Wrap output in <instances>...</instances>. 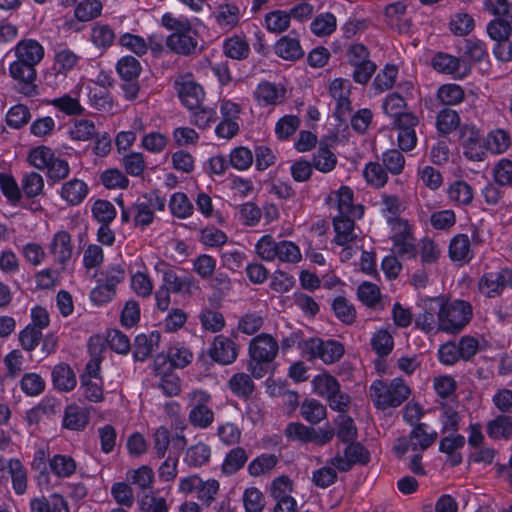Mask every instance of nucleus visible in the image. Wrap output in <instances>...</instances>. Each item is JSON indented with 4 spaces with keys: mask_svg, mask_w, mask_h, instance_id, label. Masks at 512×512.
<instances>
[{
    "mask_svg": "<svg viewBox=\"0 0 512 512\" xmlns=\"http://www.w3.org/2000/svg\"><path fill=\"white\" fill-rule=\"evenodd\" d=\"M15 60L9 66L10 76L17 82L18 90L25 96L36 91V66L44 58V47L35 39L27 38L19 41L13 48Z\"/></svg>",
    "mask_w": 512,
    "mask_h": 512,
    "instance_id": "nucleus-1",
    "label": "nucleus"
},
{
    "mask_svg": "<svg viewBox=\"0 0 512 512\" xmlns=\"http://www.w3.org/2000/svg\"><path fill=\"white\" fill-rule=\"evenodd\" d=\"M430 302L436 303L438 307V328L441 329V332L458 334L473 317V308L468 301L433 298Z\"/></svg>",
    "mask_w": 512,
    "mask_h": 512,
    "instance_id": "nucleus-2",
    "label": "nucleus"
},
{
    "mask_svg": "<svg viewBox=\"0 0 512 512\" xmlns=\"http://www.w3.org/2000/svg\"><path fill=\"white\" fill-rule=\"evenodd\" d=\"M161 23L165 28L173 31L166 39V45L172 52L190 55L196 50L198 35L187 18H176L166 13L162 16Z\"/></svg>",
    "mask_w": 512,
    "mask_h": 512,
    "instance_id": "nucleus-3",
    "label": "nucleus"
},
{
    "mask_svg": "<svg viewBox=\"0 0 512 512\" xmlns=\"http://www.w3.org/2000/svg\"><path fill=\"white\" fill-rule=\"evenodd\" d=\"M248 350V371L254 378L260 379L268 373L271 363L278 354L279 344L272 335L261 333L250 341Z\"/></svg>",
    "mask_w": 512,
    "mask_h": 512,
    "instance_id": "nucleus-4",
    "label": "nucleus"
},
{
    "mask_svg": "<svg viewBox=\"0 0 512 512\" xmlns=\"http://www.w3.org/2000/svg\"><path fill=\"white\" fill-rule=\"evenodd\" d=\"M369 393L374 405L381 410L400 406L410 395V389L401 378L389 382L374 381Z\"/></svg>",
    "mask_w": 512,
    "mask_h": 512,
    "instance_id": "nucleus-5",
    "label": "nucleus"
},
{
    "mask_svg": "<svg viewBox=\"0 0 512 512\" xmlns=\"http://www.w3.org/2000/svg\"><path fill=\"white\" fill-rule=\"evenodd\" d=\"M256 254L264 261L278 260L282 263L296 264L301 258L300 248L292 241H276L271 235L262 236L255 245Z\"/></svg>",
    "mask_w": 512,
    "mask_h": 512,
    "instance_id": "nucleus-6",
    "label": "nucleus"
},
{
    "mask_svg": "<svg viewBox=\"0 0 512 512\" xmlns=\"http://www.w3.org/2000/svg\"><path fill=\"white\" fill-rule=\"evenodd\" d=\"M29 163L39 170H47L48 182L55 184L64 180L70 173V167L66 160L55 155L47 146L33 148L28 155Z\"/></svg>",
    "mask_w": 512,
    "mask_h": 512,
    "instance_id": "nucleus-7",
    "label": "nucleus"
},
{
    "mask_svg": "<svg viewBox=\"0 0 512 512\" xmlns=\"http://www.w3.org/2000/svg\"><path fill=\"white\" fill-rule=\"evenodd\" d=\"M437 437L438 433L435 430L428 431L426 423H418L414 425L408 436L396 440L394 451L398 457H402L409 450L423 452L436 441Z\"/></svg>",
    "mask_w": 512,
    "mask_h": 512,
    "instance_id": "nucleus-8",
    "label": "nucleus"
},
{
    "mask_svg": "<svg viewBox=\"0 0 512 512\" xmlns=\"http://www.w3.org/2000/svg\"><path fill=\"white\" fill-rule=\"evenodd\" d=\"M191 407L188 420L192 426L199 429L208 428L214 421V412L207 404L211 396L205 390L195 389L187 394Z\"/></svg>",
    "mask_w": 512,
    "mask_h": 512,
    "instance_id": "nucleus-9",
    "label": "nucleus"
},
{
    "mask_svg": "<svg viewBox=\"0 0 512 512\" xmlns=\"http://www.w3.org/2000/svg\"><path fill=\"white\" fill-rule=\"evenodd\" d=\"M478 288L488 298L500 296L506 288H512V269L504 267L484 272L479 279Z\"/></svg>",
    "mask_w": 512,
    "mask_h": 512,
    "instance_id": "nucleus-10",
    "label": "nucleus"
},
{
    "mask_svg": "<svg viewBox=\"0 0 512 512\" xmlns=\"http://www.w3.org/2000/svg\"><path fill=\"white\" fill-rule=\"evenodd\" d=\"M303 348L311 358H319L326 364L339 361L344 354L343 345L335 340L324 341L320 338H311L305 341Z\"/></svg>",
    "mask_w": 512,
    "mask_h": 512,
    "instance_id": "nucleus-11",
    "label": "nucleus"
},
{
    "mask_svg": "<svg viewBox=\"0 0 512 512\" xmlns=\"http://www.w3.org/2000/svg\"><path fill=\"white\" fill-rule=\"evenodd\" d=\"M73 242L66 230L57 231L48 244V252L55 264L65 269L73 255Z\"/></svg>",
    "mask_w": 512,
    "mask_h": 512,
    "instance_id": "nucleus-12",
    "label": "nucleus"
},
{
    "mask_svg": "<svg viewBox=\"0 0 512 512\" xmlns=\"http://www.w3.org/2000/svg\"><path fill=\"white\" fill-rule=\"evenodd\" d=\"M350 90V81L342 78L333 80L329 86L330 95L336 101L334 115L340 122H346L348 117L350 116Z\"/></svg>",
    "mask_w": 512,
    "mask_h": 512,
    "instance_id": "nucleus-13",
    "label": "nucleus"
},
{
    "mask_svg": "<svg viewBox=\"0 0 512 512\" xmlns=\"http://www.w3.org/2000/svg\"><path fill=\"white\" fill-rule=\"evenodd\" d=\"M431 66L438 72L459 79L464 78L470 72L465 60L443 52H438L432 57Z\"/></svg>",
    "mask_w": 512,
    "mask_h": 512,
    "instance_id": "nucleus-14",
    "label": "nucleus"
},
{
    "mask_svg": "<svg viewBox=\"0 0 512 512\" xmlns=\"http://www.w3.org/2000/svg\"><path fill=\"white\" fill-rule=\"evenodd\" d=\"M460 142L464 148V155L472 161H482L485 151L481 145V134L472 125H463L460 128Z\"/></svg>",
    "mask_w": 512,
    "mask_h": 512,
    "instance_id": "nucleus-15",
    "label": "nucleus"
},
{
    "mask_svg": "<svg viewBox=\"0 0 512 512\" xmlns=\"http://www.w3.org/2000/svg\"><path fill=\"white\" fill-rule=\"evenodd\" d=\"M209 356L216 363L229 365L233 363L238 356L236 344L230 338L224 335H218L214 338L209 348Z\"/></svg>",
    "mask_w": 512,
    "mask_h": 512,
    "instance_id": "nucleus-16",
    "label": "nucleus"
},
{
    "mask_svg": "<svg viewBox=\"0 0 512 512\" xmlns=\"http://www.w3.org/2000/svg\"><path fill=\"white\" fill-rule=\"evenodd\" d=\"M162 286L170 292L187 295H192L194 291L199 289L192 276H178L171 268L163 271Z\"/></svg>",
    "mask_w": 512,
    "mask_h": 512,
    "instance_id": "nucleus-17",
    "label": "nucleus"
},
{
    "mask_svg": "<svg viewBox=\"0 0 512 512\" xmlns=\"http://www.w3.org/2000/svg\"><path fill=\"white\" fill-rule=\"evenodd\" d=\"M286 90L282 85L269 81H262L256 87L253 95L257 103L262 106L277 105L285 98Z\"/></svg>",
    "mask_w": 512,
    "mask_h": 512,
    "instance_id": "nucleus-18",
    "label": "nucleus"
},
{
    "mask_svg": "<svg viewBox=\"0 0 512 512\" xmlns=\"http://www.w3.org/2000/svg\"><path fill=\"white\" fill-rule=\"evenodd\" d=\"M160 338L161 336L158 331L137 335L134 341V359L140 362L148 359L158 348Z\"/></svg>",
    "mask_w": 512,
    "mask_h": 512,
    "instance_id": "nucleus-19",
    "label": "nucleus"
},
{
    "mask_svg": "<svg viewBox=\"0 0 512 512\" xmlns=\"http://www.w3.org/2000/svg\"><path fill=\"white\" fill-rule=\"evenodd\" d=\"M449 257L460 265L469 263L474 257L471 242L466 234L455 235L449 244Z\"/></svg>",
    "mask_w": 512,
    "mask_h": 512,
    "instance_id": "nucleus-20",
    "label": "nucleus"
},
{
    "mask_svg": "<svg viewBox=\"0 0 512 512\" xmlns=\"http://www.w3.org/2000/svg\"><path fill=\"white\" fill-rule=\"evenodd\" d=\"M465 441V437L460 434H451L440 440L439 451L447 455L446 461L451 466H457L462 462L459 450L464 447Z\"/></svg>",
    "mask_w": 512,
    "mask_h": 512,
    "instance_id": "nucleus-21",
    "label": "nucleus"
},
{
    "mask_svg": "<svg viewBox=\"0 0 512 512\" xmlns=\"http://www.w3.org/2000/svg\"><path fill=\"white\" fill-rule=\"evenodd\" d=\"M178 95L183 103L189 110L198 108L204 100V90L198 83L186 80L179 84Z\"/></svg>",
    "mask_w": 512,
    "mask_h": 512,
    "instance_id": "nucleus-22",
    "label": "nucleus"
},
{
    "mask_svg": "<svg viewBox=\"0 0 512 512\" xmlns=\"http://www.w3.org/2000/svg\"><path fill=\"white\" fill-rule=\"evenodd\" d=\"M352 215H336L333 219V226L336 233L335 243L340 246L350 244L356 239L357 235L354 232L355 224Z\"/></svg>",
    "mask_w": 512,
    "mask_h": 512,
    "instance_id": "nucleus-23",
    "label": "nucleus"
},
{
    "mask_svg": "<svg viewBox=\"0 0 512 512\" xmlns=\"http://www.w3.org/2000/svg\"><path fill=\"white\" fill-rule=\"evenodd\" d=\"M12 482V487L17 495H23L28 487V474L22 462L17 458H12L7 461L5 466Z\"/></svg>",
    "mask_w": 512,
    "mask_h": 512,
    "instance_id": "nucleus-24",
    "label": "nucleus"
},
{
    "mask_svg": "<svg viewBox=\"0 0 512 512\" xmlns=\"http://www.w3.org/2000/svg\"><path fill=\"white\" fill-rule=\"evenodd\" d=\"M52 382L54 387L63 392L72 391L77 384L76 375L66 363L57 364L52 370Z\"/></svg>",
    "mask_w": 512,
    "mask_h": 512,
    "instance_id": "nucleus-25",
    "label": "nucleus"
},
{
    "mask_svg": "<svg viewBox=\"0 0 512 512\" xmlns=\"http://www.w3.org/2000/svg\"><path fill=\"white\" fill-rule=\"evenodd\" d=\"M335 199L338 209L337 215H352L354 218H361L363 216V206L353 205V191L349 187H341L336 192Z\"/></svg>",
    "mask_w": 512,
    "mask_h": 512,
    "instance_id": "nucleus-26",
    "label": "nucleus"
},
{
    "mask_svg": "<svg viewBox=\"0 0 512 512\" xmlns=\"http://www.w3.org/2000/svg\"><path fill=\"white\" fill-rule=\"evenodd\" d=\"M512 145L510 134L504 129L491 130L484 140L486 150L493 154H503Z\"/></svg>",
    "mask_w": 512,
    "mask_h": 512,
    "instance_id": "nucleus-27",
    "label": "nucleus"
},
{
    "mask_svg": "<svg viewBox=\"0 0 512 512\" xmlns=\"http://www.w3.org/2000/svg\"><path fill=\"white\" fill-rule=\"evenodd\" d=\"M275 53L277 56L294 61L304 55L300 42L295 37L283 36L275 44Z\"/></svg>",
    "mask_w": 512,
    "mask_h": 512,
    "instance_id": "nucleus-28",
    "label": "nucleus"
},
{
    "mask_svg": "<svg viewBox=\"0 0 512 512\" xmlns=\"http://www.w3.org/2000/svg\"><path fill=\"white\" fill-rule=\"evenodd\" d=\"M88 193L86 183L79 179H72L62 185L61 198L69 205L80 204Z\"/></svg>",
    "mask_w": 512,
    "mask_h": 512,
    "instance_id": "nucleus-29",
    "label": "nucleus"
},
{
    "mask_svg": "<svg viewBox=\"0 0 512 512\" xmlns=\"http://www.w3.org/2000/svg\"><path fill=\"white\" fill-rule=\"evenodd\" d=\"M89 422V416L87 412L77 406L69 405L65 409L63 418V427L73 431H81L85 429Z\"/></svg>",
    "mask_w": 512,
    "mask_h": 512,
    "instance_id": "nucleus-30",
    "label": "nucleus"
},
{
    "mask_svg": "<svg viewBox=\"0 0 512 512\" xmlns=\"http://www.w3.org/2000/svg\"><path fill=\"white\" fill-rule=\"evenodd\" d=\"M430 301L431 299L424 302V311L417 315L415 326L426 334H435L441 329L438 328V318H435V303Z\"/></svg>",
    "mask_w": 512,
    "mask_h": 512,
    "instance_id": "nucleus-31",
    "label": "nucleus"
},
{
    "mask_svg": "<svg viewBox=\"0 0 512 512\" xmlns=\"http://www.w3.org/2000/svg\"><path fill=\"white\" fill-rule=\"evenodd\" d=\"M215 19L222 29L231 30L240 21V9L235 4H221L217 8Z\"/></svg>",
    "mask_w": 512,
    "mask_h": 512,
    "instance_id": "nucleus-32",
    "label": "nucleus"
},
{
    "mask_svg": "<svg viewBox=\"0 0 512 512\" xmlns=\"http://www.w3.org/2000/svg\"><path fill=\"white\" fill-rule=\"evenodd\" d=\"M448 198L460 206L471 204L474 197L473 188L463 180L454 181L447 190Z\"/></svg>",
    "mask_w": 512,
    "mask_h": 512,
    "instance_id": "nucleus-33",
    "label": "nucleus"
},
{
    "mask_svg": "<svg viewBox=\"0 0 512 512\" xmlns=\"http://www.w3.org/2000/svg\"><path fill=\"white\" fill-rule=\"evenodd\" d=\"M224 54L234 60H244L249 56L250 46L245 37L234 35L224 41Z\"/></svg>",
    "mask_w": 512,
    "mask_h": 512,
    "instance_id": "nucleus-34",
    "label": "nucleus"
},
{
    "mask_svg": "<svg viewBox=\"0 0 512 512\" xmlns=\"http://www.w3.org/2000/svg\"><path fill=\"white\" fill-rule=\"evenodd\" d=\"M152 206V203L147 200V197L138 199L132 205L133 222L136 227L143 229L153 222L154 213Z\"/></svg>",
    "mask_w": 512,
    "mask_h": 512,
    "instance_id": "nucleus-35",
    "label": "nucleus"
},
{
    "mask_svg": "<svg viewBox=\"0 0 512 512\" xmlns=\"http://www.w3.org/2000/svg\"><path fill=\"white\" fill-rule=\"evenodd\" d=\"M211 457V448L203 442L190 446L184 456V462L190 467H201L207 464Z\"/></svg>",
    "mask_w": 512,
    "mask_h": 512,
    "instance_id": "nucleus-36",
    "label": "nucleus"
},
{
    "mask_svg": "<svg viewBox=\"0 0 512 512\" xmlns=\"http://www.w3.org/2000/svg\"><path fill=\"white\" fill-rule=\"evenodd\" d=\"M49 467L57 477L68 478L75 473L77 465L73 457L56 454L49 460Z\"/></svg>",
    "mask_w": 512,
    "mask_h": 512,
    "instance_id": "nucleus-37",
    "label": "nucleus"
},
{
    "mask_svg": "<svg viewBox=\"0 0 512 512\" xmlns=\"http://www.w3.org/2000/svg\"><path fill=\"white\" fill-rule=\"evenodd\" d=\"M487 434L492 439H510L512 437V417L500 415L487 424Z\"/></svg>",
    "mask_w": 512,
    "mask_h": 512,
    "instance_id": "nucleus-38",
    "label": "nucleus"
},
{
    "mask_svg": "<svg viewBox=\"0 0 512 512\" xmlns=\"http://www.w3.org/2000/svg\"><path fill=\"white\" fill-rule=\"evenodd\" d=\"M301 416L310 424H318L327 416L326 407L316 399H305L300 406Z\"/></svg>",
    "mask_w": 512,
    "mask_h": 512,
    "instance_id": "nucleus-39",
    "label": "nucleus"
},
{
    "mask_svg": "<svg viewBox=\"0 0 512 512\" xmlns=\"http://www.w3.org/2000/svg\"><path fill=\"white\" fill-rule=\"evenodd\" d=\"M248 460V454L242 447L231 449L225 456L222 463V472L226 475H232L240 470Z\"/></svg>",
    "mask_w": 512,
    "mask_h": 512,
    "instance_id": "nucleus-40",
    "label": "nucleus"
},
{
    "mask_svg": "<svg viewBox=\"0 0 512 512\" xmlns=\"http://www.w3.org/2000/svg\"><path fill=\"white\" fill-rule=\"evenodd\" d=\"M228 387L237 397L248 398L252 395L255 385L248 374L241 372L229 379Z\"/></svg>",
    "mask_w": 512,
    "mask_h": 512,
    "instance_id": "nucleus-41",
    "label": "nucleus"
},
{
    "mask_svg": "<svg viewBox=\"0 0 512 512\" xmlns=\"http://www.w3.org/2000/svg\"><path fill=\"white\" fill-rule=\"evenodd\" d=\"M486 33L493 42L506 40L512 34V20L494 18L487 23Z\"/></svg>",
    "mask_w": 512,
    "mask_h": 512,
    "instance_id": "nucleus-42",
    "label": "nucleus"
},
{
    "mask_svg": "<svg viewBox=\"0 0 512 512\" xmlns=\"http://www.w3.org/2000/svg\"><path fill=\"white\" fill-rule=\"evenodd\" d=\"M68 133L74 141H89L97 135L94 122L88 119L75 120L69 126Z\"/></svg>",
    "mask_w": 512,
    "mask_h": 512,
    "instance_id": "nucleus-43",
    "label": "nucleus"
},
{
    "mask_svg": "<svg viewBox=\"0 0 512 512\" xmlns=\"http://www.w3.org/2000/svg\"><path fill=\"white\" fill-rule=\"evenodd\" d=\"M370 344L377 356L384 358L392 352L394 339L387 330L380 329L372 335Z\"/></svg>",
    "mask_w": 512,
    "mask_h": 512,
    "instance_id": "nucleus-44",
    "label": "nucleus"
},
{
    "mask_svg": "<svg viewBox=\"0 0 512 512\" xmlns=\"http://www.w3.org/2000/svg\"><path fill=\"white\" fill-rule=\"evenodd\" d=\"M91 42L99 49H107L115 40L113 29L107 24L97 23L91 28Z\"/></svg>",
    "mask_w": 512,
    "mask_h": 512,
    "instance_id": "nucleus-45",
    "label": "nucleus"
},
{
    "mask_svg": "<svg viewBox=\"0 0 512 512\" xmlns=\"http://www.w3.org/2000/svg\"><path fill=\"white\" fill-rule=\"evenodd\" d=\"M169 208L173 216L179 219H186L193 214L194 207L187 195L176 192L171 196Z\"/></svg>",
    "mask_w": 512,
    "mask_h": 512,
    "instance_id": "nucleus-46",
    "label": "nucleus"
},
{
    "mask_svg": "<svg viewBox=\"0 0 512 512\" xmlns=\"http://www.w3.org/2000/svg\"><path fill=\"white\" fill-rule=\"evenodd\" d=\"M460 125V116L455 110L445 108L438 112L436 128L440 134L447 135L456 130Z\"/></svg>",
    "mask_w": 512,
    "mask_h": 512,
    "instance_id": "nucleus-47",
    "label": "nucleus"
},
{
    "mask_svg": "<svg viewBox=\"0 0 512 512\" xmlns=\"http://www.w3.org/2000/svg\"><path fill=\"white\" fill-rule=\"evenodd\" d=\"M336 164L337 157L327 146H320L313 154L312 165L320 172H331L336 167Z\"/></svg>",
    "mask_w": 512,
    "mask_h": 512,
    "instance_id": "nucleus-48",
    "label": "nucleus"
},
{
    "mask_svg": "<svg viewBox=\"0 0 512 512\" xmlns=\"http://www.w3.org/2000/svg\"><path fill=\"white\" fill-rule=\"evenodd\" d=\"M278 462L274 454L264 453L253 459L248 465V473L253 477H258L271 472Z\"/></svg>",
    "mask_w": 512,
    "mask_h": 512,
    "instance_id": "nucleus-49",
    "label": "nucleus"
},
{
    "mask_svg": "<svg viewBox=\"0 0 512 512\" xmlns=\"http://www.w3.org/2000/svg\"><path fill=\"white\" fill-rule=\"evenodd\" d=\"M491 173L495 184L498 186H512V160L501 158L494 164Z\"/></svg>",
    "mask_w": 512,
    "mask_h": 512,
    "instance_id": "nucleus-50",
    "label": "nucleus"
},
{
    "mask_svg": "<svg viewBox=\"0 0 512 512\" xmlns=\"http://www.w3.org/2000/svg\"><path fill=\"white\" fill-rule=\"evenodd\" d=\"M313 387L317 395L328 399L331 395L338 392L340 384L332 375L320 374L314 378Z\"/></svg>",
    "mask_w": 512,
    "mask_h": 512,
    "instance_id": "nucleus-51",
    "label": "nucleus"
},
{
    "mask_svg": "<svg viewBox=\"0 0 512 512\" xmlns=\"http://www.w3.org/2000/svg\"><path fill=\"white\" fill-rule=\"evenodd\" d=\"M116 70L122 80H136L141 73L140 62L133 56H124L118 60Z\"/></svg>",
    "mask_w": 512,
    "mask_h": 512,
    "instance_id": "nucleus-52",
    "label": "nucleus"
},
{
    "mask_svg": "<svg viewBox=\"0 0 512 512\" xmlns=\"http://www.w3.org/2000/svg\"><path fill=\"white\" fill-rule=\"evenodd\" d=\"M449 27L454 35L466 36L473 31L475 27V21L473 17L468 13L459 12L451 17Z\"/></svg>",
    "mask_w": 512,
    "mask_h": 512,
    "instance_id": "nucleus-53",
    "label": "nucleus"
},
{
    "mask_svg": "<svg viewBox=\"0 0 512 512\" xmlns=\"http://www.w3.org/2000/svg\"><path fill=\"white\" fill-rule=\"evenodd\" d=\"M337 26L336 17L332 13H321L311 22V31L317 36L332 34Z\"/></svg>",
    "mask_w": 512,
    "mask_h": 512,
    "instance_id": "nucleus-54",
    "label": "nucleus"
},
{
    "mask_svg": "<svg viewBox=\"0 0 512 512\" xmlns=\"http://www.w3.org/2000/svg\"><path fill=\"white\" fill-rule=\"evenodd\" d=\"M437 97L445 105H457L464 100L465 93L460 85L450 83L439 87Z\"/></svg>",
    "mask_w": 512,
    "mask_h": 512,
    "instance_id": "nucleus-55",
    "label": "nucleus"
},
{
    "mask_svg": "<svg viewBox=\"0 0 512 512\" xmlns=\"http://www.w3.org/2000/svg\"><path fill=\"white\" fill-rule=\"evenodd\" d=\"M291 15L282 10L272 11L265 16L266 28L273 33H282L290 26Z\"/></svg>",
    "mask_w": 512,
    "mask_h": 512,
    "instance_id": "nucleus-56",
    "label": "nucleus"
},
{
    "mask_svg": "<svg viewBox=\"0 0 512 512\" xmlns=\"http://www.w3.org/2000/svg\"><path fill=\"white\" fill-rule=\"evenodd\" d=\"M22 190L28 198H34L43 194L44 179L37 172H29L23 175Z\"/></svg>",
    "mask_w": 512,
    "mask_h": 512,
    "instance_id": "nucleus-57",
    "label": "nucleus"
},
{
    "mask_svg": "<svg viewBox=\"0 0 512 512\" xmlns=\"http://www.w3.org/2000/svg\"><path fill=\"white\" fill-rule=\"evenodd\" d=\"M253 163V152L244 146H239L231 150L229 154V164L238 171L247 170Z\"/></svg>",
    "mask_w": 512,
    "mask_h": 512,
    "instance_id": "nucleus-58",
    "label": "nucleus"
},
{
    "mask_svg": "<svg viewBox=\"0 0 512 512\" xmlns=\"http://www.w3.org/2000/svg\"><path fill=\"white\" fill-rule=\"evenodd\" d=\"M284 434L290 441L308 443L312 442L314 428L308 427L299 422H291L286 426Z\"/></svg>",
    "mask_w": 512,
    "mask_h": 512,
    "instance_id": "nucleus-59",
    "label": "nucleus"
},
{
    "mask_svg": "<svg viewBox=\"0 0 512 512\" xmlns=\"http://www.w3.org/2000/svg\"><path fill=\"white\" fill-rule=\"evenodd\" d=\"M336 317L345 324H352L356 319V310L345 297H337L332 303Z\"/></svg>",
    "mask_w": 512,
    "mask_h": 512,
    "instance_id": "nucleus-60",
    "label": "nucleus"
},
{
    "mask_svg": "<svg viewBox=\"0 0 512 512\" xmlns=\"http://www.w3.org/2000/svg\"><path fill=\"white\" fill-rule=\"evenodd\" d=\"M242 501L246 512H262L265 507V497L256 487L245 489Z\"/></svg>",
    "mask_w": 512,
    "mask_h": 512,
    "instance_id": "nucleus-61",
    "label": "nucleus"
},
{
    "mask_svg": "<svg viewBox=\"0 0 512 512\" xmlns=\"http://www.w3.org/2000/svg\"><path fill=\"white\" fill-rule=\"evenodd\" d=\"M102 11V4L99 0H85L75 8V17L82 22L97 18Z\"/></svg>",
    "mask_w": 512,
    "mask_h": 512,
    "instance_id": "nucleus-62",
    "label": "nucleus"
},
{
    "mask_svg": "<svg viewBox=\"0 0 512 512\" xmlns=\"http://www.w3.org/2000/svg\"><path fill=\"white\" fill-rule=\"evenodd\" d=\"M464 56L473 62L483 61L488 57V50L483 40L472 37L465 40Z\"/></svg>",
    "mask_w": 512,
    "mask_h": 512,
    "instance_id": "nucleus-63",
    "label": "nucleus"
},
{
    "mask_svg": "<svg viewBox=\"0 0 512 512\" xmlns=\"http://www.w3.org/2000/svg\"><path fill=\"white\" fill-rule=\"evenodd\" d=\"M363 176L370 185L377 188L383 187L388 180L385 169L377 162L366 164L363 170Z\"/></svg>",
    "mask_w": 512,
    "mask_h": 512,
    "instance_id": "nucleus-64",
    "label": "nucleus"
}]
</instances>
